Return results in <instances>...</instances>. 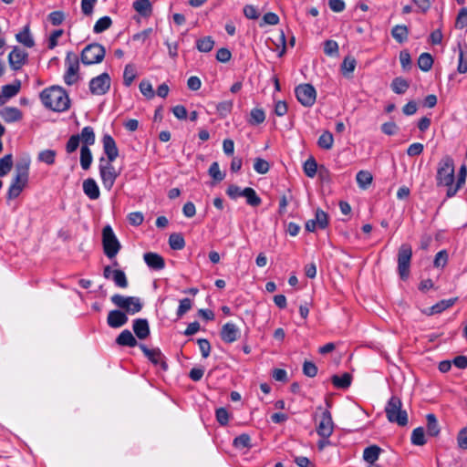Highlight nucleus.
I'll return each instance as SVG.
<instances>
[{
	"mask_svg": "<svg viewBox=\"0 0 467 467\" xmlns=\"http://www.w3.org/2000/svg\"><path fill=\"white\" fill-rule=\"evenodd\" d=\"M42 104L53 111L63 112L69 109L70 99L67 92L60 87L53 86L45 88L39 94Z\"/></svg>",
	"mask_w": 467,
	"mask_h": 467,
	"instance_id": "1",
	"label": "nucleus"
},
{
	"mask_svg": "<svg viewBox=\"0 0 467 467\" xmlns=\"http://www.w3.org/2000/svg\"><path fill=\"white\" fill-rule=\"evenodd\" d=\"M402 401L398 396H391L385 406V413L388 420L400 427L408 424V413L402 409Z\"/></svg>",
	"mask_w": 467,
	"mask_h": 467,
	"instance_id": "2",
	"label": "nucleus"
},
{
	"mask_svg": "<svg viewBox=\"0 0 467 467\" xmlns=\"http://www.w3.org/2000/svg\"><path fill=\"white\" fill-rule=\"evenodd\" d=\"M454 161L453 159L446 155L438 164L436 182L438 186H446L451 188L454 182Z\"/></svg>",
	"mask_w": 467,
	"mask_h": 467,
	"instance_id": "3",
	"label": "nucleus"
},
{
	"mask_svg": "<svg viewBox=\"0 0 467 467\" xmlns=\"http://www.w3.org/2000/svg\"><path fill=\"white\" fill-rule=\"evenodd\" d=\"M103 251L109 259L114 258L119 252L121 245L110 225H106L102 230Z\"/></svg>",
	"mask_w": 467,
	"mask_h": 467,
	"instance_id": "4",
	"label": "nucleus"
},
{
	"mask_svg": "<svg viewBox=\"0 0 467 467\" xmlns=\"http://www.w3.org/2000/svg\"><path fill=\"white\" fill-rule=\"evenodd\" d=\"M110 300L116 306L124 309L126 315H134L142 309L140 298L137 296H124L115 294L111 296Z\"/></svg>",
	"mask_w": 467,
	"mask_h": 467,
	"instance_id": "5",
	"label": "nucleus"
},
{
	"mask_svg": "<svg viewBox=\"0 0 467 467\" xmlns=\"http://www.w3.org/2000/svg\"><path fill=\"white\" fill-rule=\"evenodd\" d=\"M106 55L105 47L99 43H92L84 47L80 59L84 65L89 66L100 63Z\"/></svg>",
	"mask_w": 467,
	"mask_h": 467,
	"instance_id": "6",
	"label": "nucleus"
},
{
	"mask_svg": "<svg viewBox=\"0 0 467 467\" xmlns=\"http://www.w3.org/2000/svg\"><path fill=\"white\" fill-rule=\"evenodd\" d=\"M412 249L409 244H402L398 251V274L402 280L410 276Z\"/></svg>",
	"mask_w": 467,
	"mask_h": 467,
	"instance_id": "7",
	"label": "nucleus"
},
{
	"mask_svg": "<svg viewBox=\"0 0 467 467\" xmlns=\"http://www.w3.org/2000/svg\"><path fill=\"white\" fill-rule=\"evenodd\" d=\"M67 70L64 74V81L67 85L71 86L78 82L79 76V58L73 52H67L65 59Z\"/></svg>",
	"mask_w": 467,
	"mask_h": 467,
	"instance_id": "8",
	"label": "nucleus"
},
{
	"mask_svg": "<svg viewBox=\"0 0 467 467\" xmlns=\"http://www.w3.org/2000/svg\"><path fill=\"white\" fill-rule=\"evenodd\" d=\"M99 170L104 188L109 191L111 190L119 173L116 171L112 162L106 161L103 157L99 159Z\"/></svg>",
	"mask_w": 467,
	"mask_h": 467,
	"instance_id": "9",
	"label": "nucleus"
},
{
	"mask_svg": "<svg viewBox=\"0 0 467 467\" xmlns=\"http://www.w3.org/2000/svg\"><path fill=\"white\" fill-rule=\"evenodd\" d=\"M111 79L107 72H104L90 79L88 88L92 95L101 96L110 88Z\"/></svg>",
	"mask_w": 467,
	"mask_h": 467,
	"instance_id": "10",
	"label": "nucleus"
},
{
	"mask_svg": "<svg viewBox=\"0 0 467 467\" xmlns=\"http://www.w3.org/2000/svg\"><path fill=\"white\" fill-rule=\"evenodd\" d=\"M295 93L299 103L305 107H311L316 102L317 91L311 84L298 85Z\"/></svg>",
	"mask_w": 467,
	"mask_h": 467,
	"instance_id": "11",
	"label": "nucleus"
},
{
	"mask_svg": "<svg viewBox=\"0 0 467 467\" xmlns=\"http://www.w3.org/2000/svg\"><path fill=\"white\" fill-rule=\"evenodd\" d=\"M334 431V422L328 410H323L317 426V432L321 438L328 439Z\"/></svg>",
	"mask_w": 467,
	"mask_h": 467,
	"instance_id": "12",
	"label": "nucleus"
},
{
	"mask_svg": "<svg viewBox=\"0 0 467 467\" xmlns=\"http://www.w3.org/2000/svg\"><path fill=\"white\" fill-rule=\"evenodd\" d=\"M139 347L152 364L160 366L162 370L168 369V364L165 361V357L160 348H149L144 344H139Z\"/></svg>",
	"mask_w": 467,
	"mask_h": 467,
	"instance_id": "13",
	"label": "nucleus"
},
{
	"mask_svg": "<svg viewBox=\"0 0 467 467\" xmlns=\"http://www.w3.org/2000/svg\"><path fill=\"white\" fill-rule=\"evenodd\" d=\"M328 225V215L321 209H317L315 218L306 223V230L307 232H315L317 229H325Z\"/></svg>",
	"mask_w": 467,
	"mask_h": 467,
	"instance_id": "14",
	"label": "nucleus"
},
{
	"mask_svg": "<svg viewBox=\"0 0 467 467\" xmlns=\"http://www.w3.org/2000/svg\"><path fill=\"white\" fill-rule=\"evenodd\" d=\"M27 58V54L24 49L14 47L13 50L9 53L8 63L10 67L16 71L22 67Z\"/></svg>",
	"mask_w": 467,
	"mask_h": 467,
	"instance_id": "15",
	"label": "nucleus"
},
{
	"mask_svg": "<svg viewBox=\"0 0 467 467\" xmlns=\"http://www.w3.org/2000/svg\"><path fill=\"white\" fill-rule=\"evenodd\" d=\"M103 150L106 154L108 161L113 162L119 156V149L113 137L109 134H105L102 137Z\"/></svg>",
	"mask_w": 467,
	"mask_h": 467,
	"instance_id": "16",
	"label": "nucleus"
},
{
	"mask_svg": "<svg viewBox=\"0 0 467 467\" xmlns=\"http://www.w3.org/2000/svg\"><path fill=\"white\" fill-rule=\"evenodd\" d=\"M129 318L125 312L120 310H111L108 314L107 324L109 327L119 328L127 324Z\"/></svg>",
	"mask_w": 467,
	"mask_h": 467,
	"instance_id": "17",
	"label": "nucleus"
},
{
	"mask_svg": "<svg viewBox=\"0 0 467 467\" xmlns=\"http://www.w3.org/2000/svg\"><path fill=\"white\" fill-rule=\"evenodd\" d=\"M240 330L234 323L228 322L224 324L221 330V338L225 343H233L237 340Z\"/></svg>",
	"mask_w": 467,
	"mask_h": 467,
	"instance_id": "18",
	"label": "nucleus"
},
{
	"mask_svg": "<svg viewBox=\"0 0 467 467\" xmlns=\"http://www.w3.org/2000/svg\"><path fill=\"white\" fill-rule=\"evenodd\" d=\"M145 264L152 270H162L165 267V261L161 255L157 253L148 252L143 255Z\"/></svg>",
	"mask_w": 467,
	"mask_h": 467,
	"instance_id": "19",
	"label": "nucleus"
},
{
	"mask_svg": "<svg viewBox=\"0 0 467 467\" xmlns=\"http://www.w3.org/2000/svg\"><path fill=\"white\" fill-rule=\"evenodd\" d=\"M21 84L19 81L4 85L0 92V106L5 105L11 98L15 97L19 92Z\"/></svg>",
	"mask_w": 467,
	"mask_h": 467,
	"instance_id": "20",
	"label": "nucleus"
},
{
	"mask_svg": "<svg viewBox=\"0 0 467 467\" xmlns=\"http://www.w3.org/2000/svg\"><path fill=\"white\" fill-rule=\"evenodd\" d=\"M466 177H467V167L465 164H462L460 167V170L458 172V178H457L456 184L454 186L452 184L451 188L447 189V192H446L447 198H451L457 193V192L465 183Z\"/></svg>",
	"mask_w": 467,
	"mask_h": 467,
	"instance_id": "21",
	"label": "nucleus"
},
{
	"mask_svg": "<svg viewBox=\"0 0 467 467\" xmlns=\"http://www.w3.org/2000/svg\"><path fill=\"white\" fill-rule=\"evenodd\" d=\"M133 331L139 339H145L150 336V327L148 320L138 318L133 321Z\"/></svg>",
	"mask_w": 467,
	"mask_h": 467,
	"instance_id": "22",
	"label": "nucleus"
},
{
	"mask_svg": "<svg viewBox=\"0 0 467 467\" xmlns=\"http://www.w3.org/2000/svg\"><path fill=\"white\" fill-rule=\"evenodd\" d=\"M83 192L90 200H97L100 196L99 188L92 178H88L83 182Z\"/></svg>",
	"mask_w": 467,
	"mask_h": 467,
	"instance_id": "23",
	"label": "nucleus"
},
{
	"mask_svg": "<svg viewBox=\"0 0 467 467\" xmlns=\"http://www.w3.org/2000/svg\"><path fill=\"white\" fill-rule=\"evenodd\" d=\"M0 116L6 122H15L22 119V112L15 107H5L0 110Z\"/></svg>",
	"mask_w": 467,
	"mask_h": 467,
	"instance_id": "24",
	"label": "nucleus"
},
{
	"mask_svg": "<svg viewBox=\"0 0 467 467\" xmlns=\"http://www.w3.org/2000/svg\"><path fill=\"white\" fill-rule=\"evenodd\" d=\"M116 343L119 346L129 348H134L138 346L137 339L134 337L132 333L128 329H125L120 332V334L116 338Z\"/></svg>",
	"mask_w": 467,
	"mask_h": 467,
	"instance_id": "25",
	"label": "nucleus"
},
{
	"mask_svg": "<svg viewBox=\"0 0 467 467\" xmlns=\"http://www.w3.org/2000/svg\"><path fill=\"white\" fill-rule=\"evenodd\" d=\"M24 188V183L21 182V176L20 174H17L14 181L12 182L11 185L9 186L8 192H7V200H13L16 197H18Z\"/></svg>",
	"mask_w": 467,
	"mask_h": 467,
	"instance_id": "26",
	"label": "nucleus"
},
{
	"mask_svg": "<svg viewBox=\"0 0 467 467\" xmlns=\"http://www.w3.org/2000/svg\"><path fill=\"white\" fill-rule=\"evenodd\" d=\"M80 141L82 142V146H92L95 143L96 136L94 132V129L90 126H86L81 130L80 134Z\"/></svg>",
	"mask_w": 467,
	"mask_h": 467,
	"instance_id": "27",
	"label": "nucleus"
},
{
	"mask_svg": "<svg viewBox=\"0 0 467 467\" xmlns=\"http://www.w3.org/2000/svg\"><path fill=\"white\" fill-rule=\"evenodd\" d=\"M456 302V298H450L447 300H441L438 302L437 304L433 305L431 307H430L425 313L429 316L440 314L445 309L452 306L454 303Z\"/></svg>",
	"mask_w": 467,
	"mask_h": 467,
	"instance_id": "28",
	"label": "nucleus"
},
{
	"mask_svg": "<svg viewBox=\"0 0 467 467\" xmlns=\"http://www.w3.org/2000/svg\"><path fill=\"white\" fill-rule=\"evenodd\" d=\"M381 449L377 445H371L365 448L363 451V459L369 464H374L379 459Z\"/></svg>",
	"mask_w": 467,
	"mask_h": 467,
	"instance_id": "29",
	"label": "nucleus"
},
{
	"mask_svg": "<svg viewBox=\"0 0 467 467\" xmlns=\"http://www.w3.org/2000/svg\"><path fill=\"white\" fill-rule=\"evenodd\" d=\"M392 37L400 44L407 41L409 36V29L404 25H397L391 29Z\"/></svg>",
	"mask_w": 467,
	"mask_h": 467,
	"instance_id": "30",
	"label": "nucleus"
},
{
	"mask_svg": "<svg viewBox=\"0 0 467 467\" xmlns=\"http://www.w3.org/2000/svg\"><path fill=\"white\" fill-rule=\"evenodd\" d=\"M357 66V60L350 56L346 57L341 63L340 69L343 76L350 78Z\"/></svg>",
	"mask_w": 467,
	"mask_h": 467,
	"instance_id": "31",
	"label": "nucleus"
},
{
	"mask_svg": "<svg viewBox=\"0 0 467 467\" xmlns=\"http://www.w3.org/2000/svg\"><path fill=\"white\" fill-rule=\"evenodd\" d=\"M244 196L246 199V203L253 207H257L262 203V199L258 196L254 189L246 187L244 189Z\"/></svg>",
	"mask_w": 467,
	"mask_h": 467,
	"instance_id": "32",
	"label": "nucleus"
},
{
	"mask_svg": "<svg viewBox=\"0 0 467 467\" xmlns=\"http://www.w3.org/2000/svg\"><path fill=\"white\" fill-rule=\"evenodd\" d=\"M352 377L349 373H344L342 376L334 375L331 378L333 385L337 389H348L351 384Z\"/></svg>",
	"mask_w": 467,
	"mask_h": 467,
	"instance_id": "33",
	"label": "nucleus"
},
{
	"mask_svg": "<svg viewBox=\"0 0 467 467\" xmlns=\"http://www.w3.org/2000/svg\"><path fill=\"white\" fill-rule=\"evenodd\" d=\"M356 180L358 187L365 190L371 184L373 176L368 171L362 170L357 173Z\"/></svg>",
	"mask_w": 467,
	"mask_h": 467,
	"instance_id": "34",
	"label": "nucleus"
},
{
	"mask_svg": "<svg viewBox=\"0 0 467 467\" xmlns=\"http://www.w3.org/2000/svg\"><path fill=\"white\" fill-rule=\"evenodd\" d=\"M133 8L143 16H150L152 10L150 0H136L133 2Z\"/></svg>",
	"mask_w": 467,
	"mask_h": 467,
	"instance_id": "35",
	"label": "nucleus"
},
{
	"mask_svg": "<svg viewBox=\"0 0 467 467\" xmlns=\"http://www.w3.org/2000/svg\"><path fill=\"white\" fill-rule=\"evenodd\" d=\"M426 420L428 435L432 437L438 436L441 430L436 416L432 413H430L426 416Z\"/></svg>",
	"mask_w": 467,
	"mask_h": 467,
	"instance_id": "36",
	"label": "nucleus"
},
{
	"mask_svg": "<svg viewBox=\"0 0 467 467\" xmlns=\"http://www.w3.org/2000/svg\"><path fill=\"white\" fill-rule=\"evenodd\" d=\"M92 153L89 148L87 146H81L80 148V165L81 168L85 171L90 168L92 163Z\"/></svg>",
	"mask_w": 467,
	"mask_h": 467,
	"instance_id": "37",
	"label": "nucleus"
},
{
	"mask_svg": "<svg viewBox=\"0 0 467 467\" xmlns=\"http://www.w3.org/2000/svg\"><path fill=\"white\" fill-rule=\"evenodd\" d=\"M333 134L328 130L324 131L317 140L318 147L324 150H330L333 147Z\"/></svg>",
	"mask_w": 467,
	"mask_h": 467,
	"instance_id": "38",
	"label": "nucleus"
},
{
	"mask_svg": "<svg viewBox=\"0 0 467 467\" xmlns=\"http://www.w3.org/2000/svg\"><path fill=\"white\" fill-rule=\"evenodd\" d=\"M137 77L136 67L132 64L126 65L123 72V84L130 87Z\"/></svg>",
	"mask_w": 467,
	"mask_h": 467,
	"instance_id": "39",
	"label": "nucleus"
},
{
	"mask_svg": "<svg viewBox=\"0 0 467 467\" xmlns=\"http://www.w3.org/2000/svg\"><path fill=\"white\" fill-rule=\"evenodd\" d=\"M432 65L433 58L430 53L425 52L420 55L418 58V66L422 71L428 72L431 69Z\"/></svg>",
	"mask_w": 467,
	"mask_h": 467,
	"instance_id": "40",
	"label": "nucleus"
},
{
	"mask_svg": "<svg viewBox=\"0 0 467 467\" xmlns=\"http://www.w3.org/2000/svg\"><path fill=\"white\" fill-rule=\"evenodd\" d=\"M169 245L173 250H182L185 246V241L182 234L173 233L169 237Z\"/></svg>",
	"mask_w": 467,
	"mask_h": 467,
	"instance_id": "41",
	"label": "nucleus"
},
{
	"mask_svg": "<svg viewBox=\"0 0 467 467\" xmlns=\"http://www.w3.org/2000/svg\"><path fill=\"white\" fill-rule=\"evenodd\" d=\"M214 46V41L211 36H204L196 41V48L200 52L207 53L210 52Z\"/></svg>",
	"mask_w": 467,
	"mask_h": 467,
	"instance_id": "42",
	"label": "nucleus"
},
{
	"mask_svg": "<svg viewBox=\"0 0 467 467\" xmlns=\"http://www.w3.org/2000/svg\"><path fill=\"white\" fill-rule=\"evenodd\" d=\"M13 168V156L6 154L0 158V177H3L10 172Z\"/></svg>",
	"mask_w": 467,
	"mask_h": 467,
	"instance_id": "43",
	"label": "nucleus"
},
{
	"mask_svg": "<svg viewBox=\"0 0 467 467\" xmlns=\"http://www.w3.org/2000/svg\"><path fill=\"white\" fill-rule=\"evenodd\" d=\"M409 87V82L402 78H395L391 83V88L396 94H404Z\"/></svg>",
	"mask_w": 467,
	"mask_h": 467,
	"instance_id": "44",
	"label": "nucleus"
},
{
	"mask_svg": "<svg viewBox=\"0 0 467 467\" xmlns=\"http://www.w3.org/2000/svg\"><path fill=\"white\" fill-rule=\"evenodd\" d=\"M111 279L118 287L127 288L129 285L127 276L124 271L120 269H116L113 271V275Z\"/></svg>",
	"mask_w": 467,
	"mask_h": 467,
	"instance_id": "45",
	"label": "nucleus"
},
{
	"mask_svg": "<svg viewBox=\"0 0 467 467\" xmlns=\"http://www.w3.org/2000/svg\"><path fill=\"white\" fill-rule=\"evenodd\" d=\"M411 443L416 446H422L426 443L424 429L418 427L412 431L411 433Z\"/></svg>",
	"mask_w": 467,
	"mask_h": 467,
	"instance_id": "46",
	"label": "nucleus"
},
{
	"mask_svg": "<svg viewBox=\"0 0 467 467\" xmlns=\"http://www.w3.org/2000/svg\"><path fill=\"white\" fill-rule=\"evenodd\" d=\"M112 20L109 16H105L100 17L94 25L93 31L99 34L110 27Z\"/></svg>",
	"mask_w": 467,
	"mask_h": 467,
	"instance_id": "47",
	"label": "nucleus"
},
{
	"mask_svg": "<svg viewBox=\"0 0 467 467\" xmlns=\"http://www.w3.org/2000/svg\"><path fill=\"white\" fill-rule=\"evenodd\" d=\"M233 107V100H224L216 105V112L221 118H225L231 113Z\"/></svg>",
	"mask_w": 467,
	"mask_h": 467,
	"instance_id": "48",
	"label": "nucleus"
},
{
	"mask_svg": "<svg viewBox=\"0 0 467 467\" xmlns=\"http://www.w3.org/2000/svg\"><path fill=\"white\" fill-rule=\"evenodd\" d=\"M303 169H304L305 174L307 177H309V178L315 177L317 174V163L316 160L313 157L308 158L305 161Z\"/></svg>",
	"mask_w": 467,
	"mask_h": 467,
	"instance_id": "49",
	"label": "nucleus"
},
{
	"mask_svg": "<svg viewBox=\"0 0 467 467\" xmlns=\"http://www.w3.org/2000/svg\"><path fill=\"white\" fill-rule=\"evenodd\" d=\"M208 173L215 182H222L225 177V173L220 171L219 163L217 161H214L211 164L208 170Z\"/></svg>",
	"mask_w": 467,
	"mask_h": 467,
	"instance_id": "50",
	"label": "nucleus"
},
{
	"mask_svg": "<svg viewBox=\"0 0 467 467\" xmlns=\"http://www.w3.org/2000/svg\"><path fill=\"white\" fill-rule=\"evenodd\" d=\"M265 119V111L261 109H253L250 113L249 122L253 125H259Z\"/></svg>",
	"mask_w": 467,
	"mask_h": 467,
	"instance_id": "51",
	"label": "nucleus"
},
{
	"mask_svg": "<svg viewBox=\"0 0 467 467\" xmlns=\"http://www.w3.org/2000/svg\"><path fill=\"white\" fill-rule=\"evenodd\" d=\"M56 154L54 150H45L39 152L37 160L41 162L52 165L55 162Z\"/></svg>",
	"mask_w": 467,
	"mask_h": 467,
	"instance_id": "52",
	"label": "nucleus"
},
{
	"mask_svg": "<svg viewBox=\"0 0 467 467\" xmlns=\"http://www.w3.org/2000/svg\"><path fill=\"white\" fill-rule=\"evenodd\" d=\"M270 169V164L267 161L262 159V158H255L254 161V170L258 174H265L268 172Z\"/></svg>",
	"mask_w": 467,
	"mask_h": 467,
	"instance_id": "53",
	"label": "nucleus"
},
{
	"mask_svg": "<svg viewBox=\"0 0 467 467\" xmlns=\"http://www.w3.org/2000/svg\"><path fill=\"white\" fill-rule=\"evenodd\" d=\"M338 44L335 40H326L324 43V53L329 57L338 56Z\"/></svg>",
	"mask_w": 467,
	"mask_h": 467,
	"instance_id": "54",
	"label": "nucleus"
},
{
	"mask_svg": "<svg viewBox=\"0 0 467 467\" xmlns=\"http://www.w3.org/2000/svg\"><path fill=\"white\" fill-rule=\"evenodd\" d=\"M80 143V136L78 134H74L69 137L67 144H66V151L68 154L75 152L79 147Z\"/></svg>",
	"mask_w": 467,
	"mask_h": 467,
	"instance_id": "55",
	"label": "nucleus"
},
{
	"mask_svg": "<svg viewBox=\"0 0 467 467\" xmlns=\"http://www.w3.org/2000/svg\"><path fill=\"white\" fill-rule=\"evenodd\" d=\"M458 46L460 52L457 71L461 74H464L467 72V51H463L460 44Z\"/></svg>",
	"mask_w": 467,
	"mask_h": 467,
	"instance_id": "56",
	"label": "nucleus"
},
{
	"mask_svg": "<svg viewBox=\"0 0 467 467\" xmlns=\"http://www.w3.org/2000/svg\"><path fill=\"white\" fill-rule=\"evenodd\" d=\"M140 91L143 96L147 99H152L154 97V91L152 88V85L149 80L143 79L140 83Z\"/></svg>",
	"mask_w": 467,
	"mask_h": 467,
	"instance_id": "57",
	"label": "nucleus"
},
{
	"mask_svg": "<svg viewBox=\"0 0 467 467\" xmlns=\"http://www.w3.org/2000/svg\"><path fill=\"white\" fill-rule=\"evenodd\" d=\"M16 38L18 42L29 47V23H26L23 26V30L16 35Z\"/></svg>",
	"mask_w": 467,
	"mask_h": 467,
	"instance_id": "58",
	"label": "nucleus"
},
{
	"mask_svg": "<svg viewBox=\"0 0 467 467\" xmlns=\"http://www.w3.org/2000/svg\"><path fill=\"white\" fill-rule=\"evenodd\" d=\"M192 306V302L190 298L186 297L180 300V305L177 309L176 315L180 318L186 314Z\"/></svg>",
	"mask_w": 467,
	"mask_h": 467,
	"instance_id": "59",
	"label": "nucleus"
},
{
	"mask_svg": "<svg viewBox=\"0 0 467 467\" xmlns=\"http://www.w3.org/2000/svg\"><path fill=\"white\" fill-rule=\"evenodd\" d=\"M226 194L232 200H236L239 197L244 196V189H241L239 186L235 184H231L226 189Z\"/></svg>",
	"mask_w": 467,
	"mask_h": 467,
	"instance_id": "60",
	"label": "nucleus"
},
{
	"mask_svg": "<svg viewBox=\"0 0 467 467\" xmlns=\"http://www.w3.org/2000/svg\"><path fill=\"white\" fill-rule=\"evenodd\" d=\"M250 436L247 434H241L234 438V445L236 448L244 449L250 446Z\"/></svg>",
	"mask_w": 467,
	"mask_h": 467,
	"instance_id": "61",
	"label": "nucleus"
},
{
	"mask_svg": "<svg viewBox=\"0 0 467 467\" xmlns=\"http://www.w3.org/2000/svg\"><path fill=\"white\" fill-rule=\"evenodd\" d=\"M303 373L309 378H314L317 374V367L311 361H305L303 364Z\"/></svg>",
	"mask_w": 467,
	"mask_h": 467,
	"instance_id": "62",
	"label": "nucleus"
},
{
	"mask_svg": "<svg viewBox=\"0 0 467 467\" xmlns=\"http://www.w3.org/2000/svg\"><path fill=\"white\" fill-rule=\"evenodd\" d=\"M448 261V254L446 250H441L438 252L434 258V266L436 267H443Z\"/></svg>",
	"mask_w": 467,
	"mask_h": 467,
	"instance_id": "63",
	"label": "nucleus"
},
{
	"mask_svg": "<svg viewBox=\"0 0 467 467\" xmlns=\"http://www.w3.org/2000/svg\"><path fill=\"white\" fill-rule=\"evenodd\" d=\"M456 27L463 28L467 26V8H462L457 16Z\"/></svg>",
	"mask_w": 467,
	"mask_h": 467,
	"instance_id": "64",
	"label": "nucleus"
}]
</instances>
